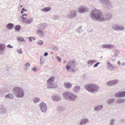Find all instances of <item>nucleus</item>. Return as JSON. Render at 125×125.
Returning a JSON list of instances; mask_svg holds the SVG:
<instances>
[{"label":"nucleus","mask_w":125,"mask_h":125,"mask_svg":"<svg viewBox=\"0 0 125 125\" xmlns=\"http://www.w3.org/2000/svg\"><path fill=\"white\" fill-rule=\"evenodd\" d=\"M90 16L99 21H106L112 18L113 15L110 12L102 13L100 10L95 9L92 10Z\"/></svg>","instance_id":"obj_1"},{"label":"nucleus","mask_w":125,"mask_h":125,"mask_svg":"<svg viewBox=\"0 0 125 125\" xmlns=\"http://www.w3.org/2000/svg\"><path fill=\"white\" fill-rule=\"evenodd\" d=\"M13 92L15 96L18 98H23L24 96V92L23 90L19 87H15L13 89Z\"/></svg>","instance_id":"obj_2"},{"label":"nucleus","mask_w":125,"mask_h":125,"mask_svg":"<svg viewBox=\"0 0 125 125\" xmlns=\"http://www.w3.org/2000/svg\"><path fill=\"white\" fill-rule=\"evenodd\" d=\"M63 95L65 99L72 102L76 101L77 98V95L69 92L64 93Z\"/></svg>","instance_id":"obj_3"},{"label":"nucleus","mask_w":125,"mask_h":125,"mask_svg":"<svg viewBox=\"0 0 125 125\" xmlns=\"http://www.w3.org/2000/svg\"><path fill=\"white\" fill-rule=\"evenodd\" d=\"M84 88L87 91L91 93L97 92L99 89L97 85L93 83L86 84L84 86Z\"/></svg>","instance_id":"obj_4"},{"label":"nucleus","mask_w":125,"mask_h":125,"mask_svg":"<svg viewBox=\"0 0 125 125\" xmlns=\"http://www.w3.org/2000/svg\"><path fill=\"white\" fill-rule=\"evenodd\" d=\"M76 65L74 61L71 60L67 63V64L66 67V70L68 71L71 68H75Z\"/></svg>","instance_id":"obj_5"},{"label":"nucleus","mask_w":125,"mask_h":125,"mask_svg":"<svg viewBox=\"0 0 125 125\" xmlns=\"http://www.w3.org/2000/svg\"><path fill=\"white\" fill-rule=\"evenodd\" d=\"M100 2L104 6L109 9L112 7V3L109 0H100Z\"/></svg>","instance_id":"obj_6"},{"label":"nucleus","mask_w":125,"mask_h":125,"mask_svg":"<svg viewBox=\"0 0 125 125\" xmlns=\"http://www.w3.org/2000/svg\"><path fill=\"white\" fill-rule=\"evenodd\" d=\"M112 29L115 31H122L124 29V27L122 25H119L117 24L114 23L112 25Z\"/></svg>","instance_id":"obj_7"},{"label":"nucleus","mask_w":125,"mask_h":125,"mask_svg":"<svg viewBox=\"0 0 125 125\" xmlns=\"http://www.w3.org/2000/svg\"><path fill=\"white\" fill-rule=\"evenodd\" d=\"M88 8L82 5L77 9V11L81 13H84L88 11Z\"/></svg>","instance_id":"obj_8"},{"label":"nucleus","mask_w":125,"mask_h":125,"mask_svg":"<svg viewBox=\"0 0 125 125\" xmlns=\"http://www.w3.org/2000/svg\"><path fill=\"white\" fill-rule=\"evenodd\" d=\"M40 107L41 110L43 113L46 112L47 110L46 104L43 102H42L40 105Z\"/></svg>","instance_id":"obj_9"},{"label":"nucleus","mask_w":125,"mask_h":125,"mask_svg":"<svg viewBox=\"0 0 125 125\" xmlns=\"http://www.w3.org/2000/svg\"><path fill=\"white\" fill-rule=\"evenodd\" d=\"M76 15V11L74 10L69 11L67 15V16L71 18H73L75 17Z\"/></svg>","instance_id":"obj_10"},{"label":"nucleus","mask_w":125,"mask_h":125,"mask_svg":"<svg viewBox=\"0 0 125 125\" xmlns=\"http://www.w3.org/2000/svg\"><path fill=\"white\" fill-rule=\"evenodd\" d=\"M118 82V80L117 79L109 81L107 82L106 84L108 86H112L117 84Z\"/></svg>","instance_id":"obj_11"},{"label":"nucleus","mask_w":125,"mask_h":125,"mask_svg":"<svg viewBox=\"0 0 125 125\" xmlns=\"http://www.w3.org/2000/svg\"><path fill=\"white\" fill-rule=\"evenodd\" d=\"M106 64L107 68L111 70H113L114 68L116 67L114 65L111 64L108 61L107 62Z\"/></svg>","instance_id":"obj_12"},{"label":"nucleus","mask_w":125,"mask_h":125,"mask_svg":"<svg viewBox=\"0 0 125 125\" xmlns=\"http://www.w3.org/2000/svg\"><path fill=\"white\" fill-rule=\"evenodd\" d=\"M89 121L87 118H83L81 119L79 124L80 125H83L88 122Z\"/></svg>","instance_id":"obj_13"},{"label":"nucleus","mask_w":125,"mask_h":125,"mask_svg":"<svg viewBox=\"0 0 125 125\" xmlns=\"http://www.w3.org/2000/svg\"><path fill=\"white\" fill-rule=\"evenodd\" d=\"M53 100L55 101H59L61 99L60 96L56 94H54L52 97Z\"/></svg>","instance_id":"obj_14"},{"label":"nucleus","mask_w":125,"mask_h":125,"mask_svg":"<svg viewBox=\"0 0 125 125\" xmlns=\"http://www.w3.org/2000/svg\"><path fill=\"white\" fill-rule=\"evenodd\" d=\"M115 96L118 97H123L125 96V91L118 92L115 94Z\"/></svg>","instance_id":"obj_15"},{"label":"nucleus","mask_w":125,"mask_h":125,"mask_svg":"<svg viewBox=\"0 0 125 125\" xmlns=\"http://www.w3.org/2000/svg\"><path fill=\"white\" fill-rule=\"evenodd\" d=\"M102 47L106 49H111V48L114 47V45L112 44H104L102 45Z\"/></svg>","instance_id":"obj_16"},{"label":"nucleus","mask_w":125,"mask_h":125,"mask_svg":"<svg viewBox=\"0 0 125 125\" xmlns=\"http://www.w3.org/2000/svg\"><path fill=\"white\" fill-rule=\"evenodd\" d=\"M80 89V87L79 86H76L73 88V90L75 93L78 92Z\"/></svg>","instance_id":"obj_17"},{"label":"nucleus","mask_w":125,"mask_h":125,"mask_svg":"<svg viewBox=\"0 0 125 125\" xmlns=\"http://www.w3.org/2000/svg\"><path fill=\"white\" fill-rule=\"evenodd\" d=\"M14 97V96L13 94H9L6 95L5 98L6 99L9 98L10 99H12Z\"/></svg>","instance_id":"obj_18"},{"label":"nucleus","mask_w":125,"mask_h":125,"mask_svg":"<svg viewBox=\"0 0 125 125\" xmlns=\"http://www.w3.org/2000/svg\"><path fill=\"white\" fill-rule=\"evenodd\" d=\"M64 85L66 88H69L72 87V84L69 83L65 82L64 83Z\"/></svg>","instance_id":"obj_19"},{"label":"nucleus","mask_w":125,"mask_h":125,"mask_svg":"<svg viewBox=\"0 0 125 125\" xmlns=\"http://www.w3.org/2000/svg\"><path fill=\"white\" fill-rule=\"evenodd\" d=\"M103 107V106L102 105H99L95 106L94 108V109L96 111L100 110L102 109Z\"/></svg>","instance_id":"obj_20"},{"label":"nucleus","mask_w":125,"mask_h":125,"mask_svg":"<svg viewBox=\"0 0 125 125\" xmlns=\"http://www.w3.org/2000/svg\"><path fill=\"white\" fill-rule=\"evenodd\" d=\"M6 48V46L5 44L0 43V51L2 52Z\"/></svg>","instance_id":"obj_21"},{"label":"nucleus","mask_w":125,"mask_h":125,"mask_svg":"<svg viewBox=\"0 0 125 125\" xmlns=\"http://www.w3.org/2000/svg\"><path fill=\"white\" fill-rule=\"evenodd\" d=\"M14 27V25L13 24L11 23H8L7 25V28L9 30H11Z\"/></svg>","instance_id":"obj_22"},{"label":"nucleus","mask_w":125,"mask_h":125,"mask_svg":"<svg viewBox=\"0 0 125 125\" xmlns=\"http://www.w3.org/2000/svg\"><path fill=\"white\" fill-rule=\"evenodd\" d=\"M17 39L20 42H26V41L24 40V38L21 37H18L17 38Z\"/></svg>","instance_id":"obj_23"},{"label":"nucleus","mask_w":125,"mask_h":125,"mask_svg":"<svg viewBox=\"0 0 125 125\" xmlns=\"http://www.w3.org/2000/svg\"><path fill=\"white\" fill-rule=\"evenodd\" d=\"M25 20H23V22H24L25 23H31V22L32 21L33 19L32 18H29L27 20L26 19Z\"/></svg>","instance_id":"obj_24"},{"label":"nucleus","mask_w":125,"mask_h":125,"mask_svg":"<svg viewBox=\"0 0 125 125\" xmlns=\"http://www.w3.org/2000/svg\"><path fill=\"white\" fill-rule=\"evenodd\" d=\"M125 101V99L123 98H118L116 100V103H123Z\"/></svg>","instance_id":"obj_25"},{"label":"nucleus","mask_w":125,"mask_h":125,"mask_svg":"<svg viewBox=\"0 0 125 125\" xmlns=\"http://www.w3.org/2000/svg\"><path fill=\"white\" fill-rule=\"evenodd\" d=\"M51 8L50 7H45V8L41 9L42 11H43L47 12L50 11L51 10Z\"/></svg>","instance_id":"obj_26"},{"label":"nucleus","mask_w":125,"mask_h":125,"mask_svg":"<svg viewBox=\"0 0 125 125\" xmlns=\"http://www.w3.org/2000/svg\"><path fill=\"white\" fill-rule=\"evenodd\" d=\"M96 62V61L95 60H90L88 61L87 62V64L89 65H91L94 63Z\"/></svg>","instance_id":"obj_27"},{"label":"nucleus","mask_w":125,"mask_h":125,"mask_svg":"<svg viewBox=\"0 0 125 125\" xmlns=\"http://www.w3.org/2000/svg\"><path fill=\"white\" fill-rule=\"evenodd\" d=\"M55 78L53 76H51L50 78L47 81V82H52L54 80Z\"/></svg>","instance_id":"obj_28"},{"label":"nucleus","mask_w":125,"mask_h":125,"mask_svg":"<svg viewBox=\"0 0 125 125\" xmlns=\"http://www.w3.org/2000/svg\"><path fill=\"white\" fill-rule=\"evenodd\" d=\"M114 99H110L107 101V103L110 104L113 102L114 101Z\"/></svg>","instance_id":"obj_29"},{"label":"nucleus","mask_w":125,"mask_h":125,"mask_svg":"<svg viewBox=\"0 0 125 125\" xmlns=\"http://www.w3.org/2000/svg\"><path fill=\"white\" fill-rule=\"evenodd\" d=\"M21 27L20 25H18L16 26L14 28L15 29L16 31H19L21 29Z\"/></svg>","instance_id":"obj_30"},{"label":"nucleus","mask_w":125,"mask_h":125,"mask_svg":"<svg viewBox=\"0 0 125 125\" xmlns=\"http://www.w3.org/2000/svg\"><path fill=\"white\" fill-rule=\"evenodd\" d=\"M40 99L39 98H35L33 99V101L35 103H36L39 101Z\"/></svg>","instance_id":"obj_31"},{"label":"nucleus","mask_w":125,"mask_h":125,"mask_svg":"<svg viewBox=\"0 0 125 125\" xmlns=\"http://www.w3.org/2000/svg\"><path fill=\"white\" fill-rule=\"evenodd\" d=\"M115 121V119L113 118L110 119L109 122V124L110 125H114Z\"/></svg>","instance_id":"obj_32"},{"label":"nucleus","mask_w":125,"mask_h":125,"mask_svg":"<svg viewBox=\"0 0 125 125\" xmlns=\"http://www.w3.org/2000/svg\"><path fill=\"white\" fill-rule=\"evenodd\" d=\"M114 51L115 53L114 54L116 56H117L118 55L120 52L119 51L116 50H114Z\"/></svg>","instance_id":"obj_33"},{"label":"nucleus","mask_w":125,"mask_h":125,"mask_svg":"<svg viewBox=\"0 0 125 125\" xmlns=\"http://www.w3.org/2000/svg\"><path fill=\"white\" fill-rule=\"evenodd\" d=\"M82 27L80 26L79 28L77 29L76 31L79 33H80L82 32Z\"/></svg>","instance_id":"obj_34"},{"label":"nucleus","mask_w":125,"mask_h":125,"mask_svg":"<svg viewBox=\"0 0 125 125\" xmlns=\"http://www.w3.org/2000/svg\"><path fill=\"white\" fill-rule=\"evenodd\" d=\"M48 83V88H51V87H53L52 86V84H53L52 82H47Z\"/></svg>","instance_id":"obj_35"},{"label":"nucleus","mask_w":125,"mask_h":125,"mask_svg":"<svg viewBox=\"0 0 125 125\" xmlns=\"http://www.w3.org/2000/svg\"><path fill=\"white\" fill-rule=\"evenodd\" d=\"M37 43L39 45H42L43 43V42L42 40H40L37 42Z\"/></svg>","instance_id":"obj_36"},{"label":"nucleus","mask_w":125,"mask_h":125,"mask_svg":"<svg viewBox=\"0 0 125 125\" xmlns=\"http://www.w3.org/2000/svg\"><path fill=\"white\" fill-rule=\"evenodd\" d=\"M52 18L54 20L58 19L59 18V16L58 15H54L52 17Z\"/></svg>","instance_id":"obj_37"},{"label":"nucleus","mask_w":125,"mask_h":125,"mask_svg":"<svg viewBox=\"0 0 125 125\" xmlns=\"http://www.w3.org/2000/svg\"><path fill=\"white\" fill-rule=\"evenodd\" d=\"M28 15L26 14H23L21 16L22 18L23 19V20H25L26 19V17H24V16H27Z\"/></svg>","instance_id":"obj_38"},{"label":"nucleus","mask_w":125,"mask_h":125,"mask_svg":"<svg viewBox=\"0 0 125 125\" xmlns=\"http://www.w3.org/2000/svg\"><path fill=\"white\" fill-rule=\"evenodd\" d=\"M44 60V58L43 57H41L40 58V62L41 64H42L43 62V61Z\"/></svg>","instance_id":"obj_39"},{"label":"nucleus","mask_w":125,"mask_h":125,"mask_svg":"<svg viewBox=\"0 0 125 125\" xmlns=\"http://www.w3.org/2000/svg\"><path fill=\"white\" fill-rule=\"evenodd\" d=\"M37 32L38 33L41 34L42 35H43V32L40 29Z\"/></svg>","instance_id":"obj_40"},{"label":"nucleus","mask_w":125,"mask_h":125,"mask_svg":"<svg viewBox=\"0 0 125 125\" xmlns=\"http://www.w3.org/2000/svg\"><path fill=\"white\" fill-rule=\"evenodd\" d=\"M52 86L53 87H51V88H54L57 86V84L56 83H53L52 84Z\"/></svg>","instance_id":"obj_41"},{"label":"nucleus","mask_w":125,"mask_h":125,"mask_svg":"<svg viewBox=\"0 0 125 125\" xmlns=\"http://www.w3.org/2000/svg\"><path fill=\"white\" fill-rule=\"evenodd\" d=\"M52 86L53 87H51V88H54L57 86V84L56 83H53L52 84Z\"/></svg>","instance_id":"obj_42"},{"label":"nucleus","mask_w":125,"mask_h":125,"mask_svg":"<svg viewBox=\"0 0 125 125\" xmlns=\"http://www.w3.org/2000/svg\"><path fill=\"white\" fill-rule=\"evenodd\" d=\"M1 110L2 112H5L7 110L6 108L3 107L1 108Z\"/></svg>","instance_id":"obj_43"},{"label":"nucleus","mask_w":125,"mask_h":125,"mask_svg":"<svg viewBox=\"0 0 125 125\" xmlns=\"http://www.w3.org/2000/svg\"><path fill=\"white\" fill-rule=\"evenodd\" d=\"M45 23H42L41 25V27L42 28H43L45 27Z\"/></svg>","instance_id":"obj_44"},{"label":"nucleus","mask_w":125,"mask_h":125,"mask_svg":"<svg viewBox=\"0 0 125 125\" xmlns=\"http://www.w3.org/2000/svg\"><path fill=\"white\" fill-rule=\"evenodd\" d=\"M17 52L18 53L20 54L22 53V50L21 49H19L17 51Z\"/></svg>","instance_id":"obj_45"},{"label":"nucleus","mask_w":125,"mask_h":125,"mask_svg":"<svg viewBox=\"0 0 125 125\" xmlns=\"http://www.w3.org/2000/svg\"><path fill=\"white\" fill-rule=\"evenodd\" d=\"M100 64V62H97L93 66L94 67H97L98 66V65Z\"/></svg>","instance_id":"obj_46"},{"label":"nucleus","mask_w":125,"mask_h":125,"mask_svg":"<svg viewBox=\"0 0 125 125\" xmlns=\"http://www.w3.org/2000/svg\"><path fill=\"white\" fill-rule=\"evenodd\" d=\"M116 56H116L114 54L113 55H112V57L111 58L115 60L116 58Z\"/></svg>","instance_id":"obj_47"},{"label":"nucleus","mask_w":125,"mask_h":125,"mask_svg":"<svg viewBox=\"0 0 125 125\" xmlns=\"http://www.w3.org/2000/svg\"><path fill=\"white\" fill-rule=\"evenodd\" d=\"M53 49L55 51H57L58 49V47L57 46H56L53 48Z\"/></svg>","instance_id":"obj_48"},{"label":"nucleus","mask_w":125,"mask_h":125,"mask_svg":"<svg viewBox=\"0 0 125 125\" xmlns=\"http://www.w3.org/2000/svg\"><path fill=\"white\" fill-rule=\"evenodd\" d=\"M7 47L10 48L11 49L13 48L12 46H11L10 44L8 45L7 46Z\"/></svg>","instance_id":"obj_49"},{"label":"nucleus","mask_w":125,"mask_h":125,"mask_svg":"<svg viewBox=\"0 0 125 125\" xmlns=\"http://www.w3.org/2000/svg\"><path fill=\"white\" fill-rule=\"evenodd\" d=\"M75 68H71L70 69L73 72H75V71L74 70V69Z\"/></svg>","instance_id":"obj_50"},{"label":"nucleus","mask_w":125,"mask_h":125,"mask_svg":"<svg viewBox=\"0 0 125 125\" xmlns=\"http://www.w3.org/2000/svg\"><path fill=\"white\" fill-rule=\"evenodd\" d=\"M32 37H29L28 39H29V41L30 42H31L32 41Z\"/></svg>","instance_id":"obj_51"},{"label":"nucleus","mask_w":125,"mask_h":125,"mask_svg":"<svg viewBox=\"0 0 125 125\" xmlns=\"http://www.w3.org/2000/svg\"><path fill=\"white\" fill-rule=\"evenodd\" d=\"M48 55V53L47 52H45L44 54V56H45V57H46V56H47Z\"/></svg>","instance_id":"obj_52"},{"label":"nucleus","mask_w":125,"mask_h":125,"mask_svg":"<svg viewBox=\"0 0 125 125\" xmlns=\"http://www.w3.org/2000/svg\"><path fill=\"white\" fill-rule=\"evenodd\" d=\"M28 70V68L27 67H25L24 69V70L26 72Z\"/></svg>","instance_id":"obj_53"},{"label":"nucleus","mask_w":125,"mask_h":125,"mask_svg":"<svg viewBox=\"0 0 125 125\" xmlns=\"http://www.w3.org/2000/svg\"><path fill=\"white\" fill-rule=\"evenodd\" d=\"M4 106V105L2 104H0V109L1 110V108L3 107Z\"/></svg>","instance_id":"obj_54"},{"label":"nucleus","mask_w":125,"mask_h":125,"mask_svg":"<svg viewBox=\"0 0 125 125\" xmlns=\"http://www.w3.org/2000/svg\"><path fill=\"white\" fill-rule=\"evenodd\" d=\"M24 8H23L21 10V13H23L24 12Z\"/></svg>","instance_id":"obj_55"},{"label":"nucleus","mask_w":125,"mask_h":125,"mask_svg":"<svg viewBox=\"0 0 125 125\" xmlns=\"http://www.w3.org/2000/svg\"><path fill=\"white\" fill-rule=\"evenodd\" d=\"M32 70V71H36V67L34 68V67H33L31 69Z\"/></svg>","instance_id":"obj_56"},{"label":"nucleus","mask_w":125,"mask_h":125,"mask_svg":"<svg viewBox=\"0 0 125 125\" xmlns=\"http://www.w3.org/2000/svg\"><path fill=\"white\" fill-rule=\"evenodd\" d=\"M57 59L59 62H60L61 61V58H60L59 57H57Z\"/></svg>","instance_id":"obj_57"},{"label":"nucleus","mask_w":125,"mask_h":125,"mask_svg":"<svg viewBox=\"0 0 125 125\" xmlns=\"http://www.w3.org/2000/svg\"><path fill=\"white\" fill-rule=\"evenodd\" d=\"M30 65V64L29 62H27L26 64V66L27 67L29 66Z\"/></svg>","instance_id":"obj_58"},{"label":"nucleus","mask_w":125,"mask_h":125,"mask_svg":"<svg viewBox=\"0 0 125 125\" xmlns=\"http://www.w3.org/2000/svg\"><path fill=\"white\" fill-rule=\"evenodd\" d=\"M110 60L112 62H114L115 61V60L114 59H112L111 58L110 59Z\"/></svg>","instance_id":"obj_59"},{"label":"nucleus","mask_w":125,"mask_h":125,"mask_svg":"<svg viewBox=\"0 0 125 125\" xmlns=\"http://www.w3.org/2000/svg\"><path fill=\"white\" fill-rule=\"evenodd\" d=\"M121 65H122L123 66H124L125 65V63L124 62H122V63L121 64Z\"/></svg>","instance_id":"obj_60"},{"label":"nucleus","mask_w":125,"mask_h":125,"mask_svg":"<svg viewBox=\"0 0 125 125\" xmlns=\"http://www.w3.org/2000/svg\"><path fill=\"white\" fill-rule=\"evenodd\" d=\"M117 64L119 65H121V64L120 62L119 61H118L117 62Z\"/></svg>","instance_id":"obj_61"},{"label":"nucleus","mask_w":125,"mask_h":125,"mask_svg":"<svg viewBox=\"0 0 125 125\" xmlns=\"http://www.w3.org/2000/svg\"><path fill=\"white\" fill-rule=\"evenodd\" d=\"M22 7H23V6L22 5H20H20H19V7H20V8H21Z\"/></svg>","instance_id":"obj_62"},{"label":"nucleus","mask_w":125,"mask_h":125,"mask_svg":"<svg viewBox=\"0 0 125 125\" xmlns=\"http://www.w3.org/2000/svg\"><path fill=\"white\" fill-rule=\"evenodd\" d=\"M20 9H21V8H20V7H19H19L18 8V10H20Z\"/></svg>","instance_id":"obj_63"},{"label":"nucleus","mask_w":125,"mask_h":125,"mask_svg":"<svg viewBox=\"0 0 125 125\" xmlns=\"http://www.w3.org/2000/svg\"><path fill=\"white\" fill-rule=\"evenodd\" d=\"M33 39L34 40H35L36 39V38L34 37H33Z\"/></svg>","instance_id":"obj_64"}]
</instances>
